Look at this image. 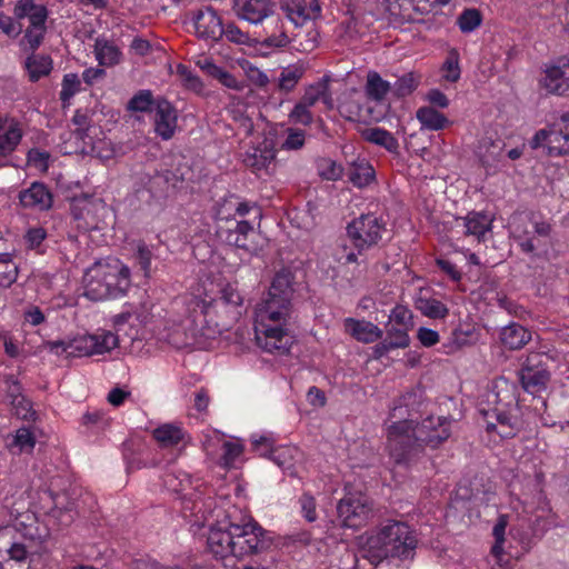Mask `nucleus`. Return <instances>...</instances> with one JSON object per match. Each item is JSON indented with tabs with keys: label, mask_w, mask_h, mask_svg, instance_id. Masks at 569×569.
I'll return each instance as SVG.
<instances>
[{
	"label": "nucleus",
	"mask_w": 569,
	"mask_h": 569,
	"mask_svg": "<svg viewBox=\"0 0 569 569\" xmlns=\"http://www.w3.org/2000/svg\"><path fill=\"white\" fill-rule=\"evenodd\" d=\"M441 74L445 81L451 83L460 79V54L456 48L448 50L447 57L441 66Z\"/></svg>",
	"instance_id": "a18cd8bd"
},
{
	"label": "nucleus",
	"mask_w": 569,
	"mask_h": 569,
	"mask_svg": "<svg viewBox=\"0 0 569 569\" xmlns=\"http://www.w3.org/2000/svg\"><path fill=\"white\" fill-rule=\"evenodd\" d=\"M94 58L100 67L111 68L120 63L122 52L119 47L106 38H97L93 46Z\"/></svg>",
	"instance_id": "473e14b6"
},
{
	"label": "nucleus",
	"mask_w": 569,
	"mask_h": 569,
	"mask_svg": "<svg viewBox=\"0 0 569 569\" xmlns=\"http://www.w3.org/2000/svg\"><path fill=\"white\" fill-rule=\"evenodd\" d=\"M163 485L169 491L180 495L181 498L186 499L189 496L188 490L191 488V479L184 472H169L163 478Z\"/></svg>",
	"instance_id": "49530a36"
},
{
	"label": "nucleus",
	"mask_w": 569,
	"mask_h": 569,
	"mask_svg": "<svg viewBox=\"0 0 569 569\" xmlns=\"http://www.w3.org/2000/svg\"><path fill=\"white\" fill-rule=\"evenodd\" d=\"M317 169H318L319 176L322 179L329 180V181H337L343 174L342 166L329 158L320 159L318 161Z\"/></svg>",
	"instance_id": "603ef678"
},
{
	"label": "nucleus",
	"mask_w": 569,
	"mask_h": 569,
	"mask_svg": "<svg viewBox=\"0 0 569 569\" xmlns=\"http://www.w3.org/2000/svg\"><path fill=\"white\" fill-rule=\"evenodd\" d=\"M292 277L278 272L264 298L254 309V340L257 346L271 355H287L295 343L290 329L292 313Z\"/></svg>",
	"instance_id": "f257e3e1"
},
{
	"label": "nucleus",
	"mask_w": 569,
	"mask_h": 569,
	"mask_svg": "<svg viewBox=\"0 0 569 569\" xmlns=\"http://www.w3.org/2000/svg\"><path fill=\"white\" fill-rule=\"evenodd\" d=\"M13 13L17 19H28L29 21L21 46L24 50H36L41 44L47 31L48 10L46 6L36 3L33 0H18Z\"/></svg>",
	"instance_id": "6e6552de"
},
{
	"label": "nucleus",
	"mask_w": 569,
	"mask_h": 569,
	"mask_svg": "<svg viewBox=\"0 0 569 569\" xmlns=\"http://www.w3.org/2000/svg\"><path fill=\"white\" fill-rule=\"evenodd\" d=\"M228 111L233 121L239 124V129H241L246 136L252 133L253 122L251 117L248 114V106L244 102L233 98Z\"/></svg>",
	"instance_id": "79ce46f5"
},
{
	"label": "nucleus",
	"mask_w": 569,
	"mask_h": 569,
	"mask_svg": "<svg viewBox=\"0 0 569 569\" xmlns=\"http://www.w3.org/2000/svg\"><path fill=\"white\" fill-rule=\"evenodd\" d=\"M493 217L487 212L472 211L465 217L456 219V227L462 229L465 236L475 237L478 242L483 241L486 233L491 231Z\"/></svg>",
	"instance_id": "a878e982"
},
{
	"label": "nucleus",
	"mask_w": 569,
	"mask_h": 569,
	"mask_svg": "<svg viewBox=\"0 0 569 569\" xmlns=\"http://www.w3.org/2000/svg\"><path fill=\"white\" fill-rule=\"evenodd\" d=\"M479 412L487 431L497 432L502 438L513 437L522 427L516 387L505 378L492 381L482 396Z\"/></svg>",
	"instance_id": "20e7f679"
},
{
	"label": "nucleus",
	"mask_w": 569,
	"mask_h": 569,
	"mask_svg": "<svg viewBox=\"0 0 569 569\" xmlns=\"http://www.w3.org/2000/svg\"><path fill=\"white\" fill-rule=\"evenodd\" d=\"M20 203L24 208L46 210L51 207L52 197L44 184L34 182L19 194Z\"/></svg>",
	"instance_id": "7c9ffc66"
},
{
	"label": "nucleus",
	"mask_w": 569,
	"mask_h": 569,
	"mask_svg": "<svg viewBox=\"0 0 569 569\" xmlns=\"http://www.w3.org/2000/svg\"><path fill=\"white\" fill-rule=\"evenodd\" d=\"M204 521L210 527L207 538L209 551L217 558L226 559L229 556L236 558V549L233 548V535L231 523L228 527L213 526L207 517Z\"/></svg>",
	"instance_id": "4be33fe9"
},
{
	"label": "nucleus",
	"mask_w": 569,
	"mask_h": 569,
	"mask_svg": "<svg viewBox=\"0 0 569 569\" xmlns=\"http://www.w3.org/2000/svg\"><path fill=\"white\" fill-rule=\"evenodd\" d=\"M299 506H300V512H301L302 517L308 522H313L318 519L317 501H316V498L311 493H309V492L302 493L301 497L299 498Z\"/></svg>",
	"instance_id": "bf43d9fd"
},
{
	"label": "nucleus",
	"mask_w": 569,
	"mask_h": 569,
	"mask_svg": "<svg viewBox=\"0 0 569 569\" xmlns=\"http://www.w3.org/2000/svg\"><path fill=\"white\" fill-rule=\"evenodd\" d=\"M233 11L236 16L250 23H261L273 10L270 0H233Z\"/></svg>",
	"instance_id": "393cba45"
},
{
	"label": "nucleus",
	"mask_w": 569,
	"mask_h": 569,
	"mask_svg": "<svg viewBox=\"0 0 569 569\" xmlns=\"http://www.w3.org/2000/svg\"><path fill=\"white\" fill-rule=\"evenodd\" d=\"M417 538L405 522L389 521L370 532L363 542L366 557L371 563L395 558L400 561L415 557Z\"/></svg>",
	"instance_id": "39448f33"
},
{
	"label": "nucleus",
	"mask_w": 569,
	"mask_h": 569,
	"mask_svg": "<svg viewBox=\"0 0 569 569\" xmlns=\"http://www.w3.org/2000/svg\"><path fill=\"white\" fill-rule=\"evenodd\" d=\"M529 144L532 149L546 148L551 157L569 154V121L561 118L560 121L538 130Z\"/></svg>",
	"instance_id": "f8f14e48"
},
{
	"label": "nucleus",
	"mask_w": 569,
	"mask_h": 569,
	"mask_svg": "<svg viewBox=\"0 0 569 569\" xmlns=\"http://www.w3.org/2000/svg\"><path fill=\"white\" fill-rule=\"evenodd\" d=\"M421 127L427 130L438 131L450 124L448 118L432 107H420L416 113Z\"/></svg>",
	"instance_id": "58836bf2"
},
{
	"label": "nucleus",
	"mask_w": 569,
	"mask_h": 569,
	"mask_svg": "<svg viewBox=\"0 0 569 569\" xmlns=\"http://www.w3.org/2000/svg\"><path fill=\"white\" fill-rule=\"evenodd\" d=\"M241 303L242 297L238 289L232 284H227L221 289L219 299L192 296L187 301V308L190 312L191 322L198 325L201 317L206 320L211 315L221 311L222 308L237 309Z\"/></svg>",
	"instance_id": "9d476101"
},
{
	"label": "nucleus",
	"mask_w": 569,
	"mask_h": 569,
	"mask_svg": "<svg viewBox=\"0 0 569 569\" xmlns=\"http://www.w3.org/2000/svg\"><path fill=\"white\" fill-rule=\"evenodd\" d=\"M221 449L223 451L220 463L224 468L233 466L237 458L243 452V446L239 441H222Z\"/></svg>",
	"instance_id": "4d7b16f0"
},
{
	"label": "nucleus",
	"mask_w": 569,
	"mask_h": 569,
	"mask_svg": "<svg viewBox=\"0 0 569 569\" xmlns=\"http://www.w3.org/2000/svg\"><path fill=\"white\" fill-rule=\"evenodd\" d=\"M358 92L352 90L339 104V112L346 119L359 122H379L385 118V110L376 107H361L356 96Z\"/></svg>",
	"instance_id": "412c9836"
},
{
	"label": "nucleus",
	"mask_w": 569,
	"mask_h": 569,
	"mask_svg": "<svg viewBox=\"0 0 569 569\" xmlns=\"http://www.w3.org/2000/svg\"><path fill=\"white\" fill-rule=\"evenodd\" d=\"M531 218L523 212L512 214L509 221V230L515 240L518 241L521 250L526 253H533L537 244L531 234Z\"/></svg>",
	"instance_id": "bb28decb"
},
{
	"label": "nucleus",
	"mask_w": 569,
	"mask_h": 569,
	"mask_svg": "<svg viewBox=\"0 0 569 569\" xmlns=\"http://www.w3.org/2000/svg\"><path fill=\"white\" fill-rule=\"evenodd\" d=\"M385 231V222L371 213L360 216L348 226V236L358 253L377 246Z\"/></svg>",
	"instance_id": "ddd939ff"
},
{
	"label": "nucleus",
	"mask_w": 569,
	"mask_h": 569,
	"mask_svg": "<svg viewBox=\"0 0 569 569\" xmlns=\"http://www.w3.org/2000/svg\"><path fill=\"white\" fill-rule=\"evenodd\" d=\"M222 441H224L223 435L213 430L209 431L203 436V449L208 456L214 457L218 448H221Z\"/></svg>",
	"instance_id": "774afa93"
},
{
	"label": "nucleus",
	"mask_w": 569,
	"mask_h": 569,
	"mask_svg": "<svg viewBox=\"0 0 569 569\" xmlns=\"http://www.w3.org/2000/svg\"><path fill=\"white\" fill-rule=\"evenodd\" d=\"M171 72L179 78L181 86L186 89L196 93H201L204 90L203 81L188 66L178 63L174 71Z\"/></svg>",
	"instance_id": "c03bdc74"
},
{
	"label": "nucleus",
	"mask_w": 569,
	"mask_h": 569,
	"mask_svg": "<svg viewBox=\"0 0 569 569\" xmlns=\"http://www.w3.org/2000/svg\"><path fill=\"white\" fill-rule=\"evenodd\" d=\"M505 142L501 139L483 138L478 146L477 156L483 167L497 168L505 158Z\"/></svg>",
	"instance_id": "c756f323"
},
{
	"label": "nucleus",
	"mask_w": 569,
	"mask_h": 569,
	"mask_svg": "<svg viewBox=\"0 0 569 569\" xmlns=\"http://www.w3.org/2000/svg\"><path fill=\"white\" fill-rule=\"evenodd\" d=\"M421 76L417 72H408L398 78L392 87V92L398 98L410 96L420 84Z\"/></svg>",
	"instance_id": "de8ad7c7"
},
{
	"label": "nucleus",
	"mask_w": 569,
	"mask_h": 569,
	"mask_svg": "<svg viewBox=\"0 0 569 569\" xmlns=\"http://www.w3.org/2000/svg\"><path fill=\"white\" fill-rule=\"evenodd\" d=\"M19 273L18 264L12 259V254L8 259L0 261V287L9 288L17 281Z\"/></svg>",
	"instance_id": "864d4df0"
},
{
	"label": "nucleus",
	"mask_w": 569,
	"mask_h": 569,
	"mask_svg": "<svg viewBox=\"0 0 569 569\" xmlns=\"http://www.w3.org/2000/svg\"><path fill=\"white\" fill-rule=\"evenodd\" d=\"M22 138V129L19 121L0 114V158L11 153Z\"/></svg>",
	"instance_id": "cd10ccee"
},
{
	"label": "nucleus",
	"mask_w": 569,
	"mask_h": 569,
	"mask_svg": "<svg viewBox=\"0 0 569 569\" xmlns=\"http://www.w3.org/2000/svg\"><path fill=\"white\" fill-rule=\"evenodd\" d=\"M4 517L9 519L0 525V565L7 560L26 563L43 550L49 530L29 510H6Z\"/></svg>",
	"instance_id": "7ed1b4c3"
},
{
	"label": "nucleus",
	"mask_w": 569,
	"mask_h": 569,
	"mask_svg": "<svg viewBox=\"0 0 569 569\" xmlns=\"http://www.w3.org/2000/svg\"><path fill=\"white\" fill-rule=\"evenodd\" d=\"M157 442L164 448L174 447L184 441L186 432L177 425L164 423L156 428L152 432Z\"/></svg>",
	"instance_id": "4c0bfd02"
},
{
	"label": "nucleus",
	"mask_w": 569,
	"mask_h": 569,
	"mask_svg": "<svg viewBox=\"0 0 569 569\" xmlns=\"http://www.w3.org/2000/svg\"><path fill=\"white\" fill-rule=\"evenodd\" d=\"M310 109L299 101L289 113L290 121L302 126L311 124L313 122V114Z\"/></svg>",
	"instance_id": "052dcab7"
},
{
	"label": "nucleus",
	"mask_w": 569,
	"mask_h": 569,
	"mask_svg": "<svg viewBox=\"0 0 569 569\" xmlns=\"http://www.w3.org/2000/svg\"><path fill=\"white\" fill-rule=\"evenodd\" d=\"M411 328L390 325L387 327L386 339L390 341L393 348H407L410 343L409 330Z\"/></svg>",
	"instance_id": "6e6d98bb"
},
{
	"label": "nucleus",
	"mask_w": 569,
	"mask_h": 569,
	"mask_svg": "<svg viewBox=\"0 0 569 569\" xmlns=\"http://www.w3.org/2000/svg\"><path fill=\"white\" fill-rule=\"evenodd\" d=\"M371 515L372 506L368 497L361 492H347L337 505V517L345 528H361Z\"/></svg>",
	"instance_id": "9b49d317"
},
{
	"label": "nucleus",
	"mask_w": 569,
	"mask_h": 569,
	"mask_svg": "<svg viewBox=\"0 0 569 569\" xmlns=\"http://www.w3.org/2000/svg\"><path fill=\"white\" fill-rule=\"evenodd\" d=\"M306 72L303 64L296 63L283 68L278 78V88L283 92L292 91Z\"/></svg>",
	"instance_id": "ea45409f"
},
{
	"label": "nucleus",
	"mask_w": 569,
	"mask_h": 569,
	"mask_svg": "<svg viewBox=\"0 0 569 569\" xmlns=\"http://www.w3.org/2000/svg\"><path fill=\"white\" fill-rule=\"evenodd\" d=\"M156 106L152 92L150 90L138 91L128 102V110L134 112H147Z\"/></svg>",
	"instance_id": "5fc2aeb1"
},
{
	"label": "nucleus",
	"mask_w": 569,
	"mask_h": 569,
	"mask_svg": "<svg viewBox=\"0 0 569 569\" xmlns=\"http://www.w3.org/2000/svg\"><path fill=\"white\" fill-rule=\"evenodd\" d=\"M80 80L76 73H68L63 77L62 88L60 91V99L67 102L72 98L80 89Z\"/></svg>",
	"instance_id": "680f3d73"
},
{
	"label": "nucleus",
	"mask_w": 569,
	"mask_h": 569,
	"mask_svg": "<svg viewBox=\"0 0 569 569\" xmlns=\"http://www.w3.org/2000/svg\"><path fill=\"white\" fill-rule=\"evenodd\" d=\"M416 307L423 316L432 319H442L448 315L446 305L433 298H419Z\"/></svg>",
	"instance_id": "09e8293b"
},
{
	"label": "nucleus",
	"mask_w": 569,
	"mask_h": 569,
	"mask_svg": "<svg viewBox=\"0 0 569 569\" xmlns=\"http://www.w3.org/2000/svg\"><path fill=\"white\" fill-rule=\"evenodd\" d=\"M281 10L295 24L302 26L308 20L321 17L322 6L320 0H281Z\"/></svg>",
	"instance_id": "6ab92c4d"
},
{
	"label": "nucleus",
	"mask_w": 569,
	"mask_h": 569,
	"mask_svg": "<svg viewBox=\"0 0 569 569\" xmlns=\"http://www.w3.org/2000/svg\"><path fill=\"white\" fill-rule=\"evenodd\" d=\"M277 151L272 140L263 139L257 146L250 147L244 157L243 163L254 172L269 171L276 161Z\"/></svg>",
	"instance_id": "5701e85b"
},
{
	"label": "nucleus",
	"mask_w": 569,
	"mask_h": 569,
	"mask_svg": "<svg viewBox=\"0 0 569 569\" xmlns=\"http://www.w3.org/2000/svg\"><path fill=\"white\" fill-rule=\"evenodd\" d=\"M365 90L368 99L376 102L375 107L377 109L381 108L385 111L387 110L382 101L388 92L392 90L390 82L382 79L378 72L369 71L367 74Z\"/></svg>",
	"instance_id": "72a5a7b5"
},
{
	"label": "nucleus",
	"mask_w": 569,
	"mask_h": 569,
	"mask_svg": "<svg viewBox=\"0 0 569 569\" xmlns=\"http://www.w3.org/2000/svg\"><path fill=\"white\" fill-rule=\"evenodd\" d=\"M306 134L303 130L289 128L287 130V138L281 144L283 150H299L303 147Z\"/></svg>",
	"instance_id": "69168bd1"
},
{
	"label": "nucleus",
	"mask_w": 569,
	"mask_h": 569,
	"mask_svg": "<svg viewBox=\"0 0 569 569\" xmlns=\"http://www.w3.org/2000/svg\"><path fill=\"white\" fill-rule=\"evenodd\" d=\"M106 212L107 206L101 199L81 194L71 200V213L81 229L98 228Z\"/></svg>",
	"instance_id": "2eb2a0df"
},
{
	"label": "nucleus",
	"mask_w": 569,
	"mask_h": 569,
	"mask_svg": "<svg viewBox=\"0 0 569 569\" xmlns=\"http://www.w3.org/2000/svg\"><path fill=\"white\" fill-rule=\"evenodd\" d=\"M530 339V332L518 323H510L500 331L502 345L512 350L522 348Z\"/></svg>",
	"instance_id": "c9c22d12"
},
{
	"label": "nucleus",
	"mask_w": 569,
	"mask_h": 569,
	"mask_svg": "<svg viewBox=\"0 0 569 569\" xmlns=\"http://www.w3.org/2000/svg\"><path fill=\"white\" fill-rule=\"evenodd\" d=\"M236 558L266 551L272 545V537L257 521L249 519L243 523H231Z\"/></svg>",
	"instance_id": "1a4fd4ad"
},
{
	"label": "nucleus",
	"mask_w": 569,
	"mask_h": 569,
	"mask_svg": "<svg viewBox=\"0 0 569 569\" xmlns=\"http://www.w3.org/2000/svg\"><path fill=\"white\" fill-rule=\"evenodd\" d=\"M451 0H381L390 16L405 20H415V11L427 12L433 7L447 6Z\"/></svg>",
	"instance_id": "a211bd4d"
},
{
	"label": "nucleus",
	"mask_w": 569,
	"mask_h": 569,
	"mask_svg": "<svg viewBox=\"0 0 569 569\" xmlns=\"http://www.w3.org/2000/svg\"><path fill=\"white\" fill-rule=\"evenodd\" d=\"M178 126V113L176 108L166 99L156 101L154 130L163 140L173 137Z\"/></svg>",
	"instance_id": "b1692460"
},
{
	"label": "nucleus",
	"mask_w": 569,
	"mask_h": 569,
	"mask_svg": "<svg viewBox=\"0 0 569 569\" xmlns=\"http://www.w3.org/2000/svg\"><path fill=\"white\" fill-rule=\"evenodd\" d=\"M482 23V14L478 9H465L457 18V24L462 33H470Z\"/></svg>",
	"instance_id": "8fccbe9b"
},
{
	"label": "nucleus",
	"mask_w": 569,
	"mask_h": 569,
	"mask_svg": "<svg viewBox=\"0 0 569 569\" xmlns=\"http://www.w3.org/2000/svg\"><path fill=\"white\" fill-rule=\"evenodd\" d=\"M119 345L118 336L104 329H98L93 333L76 336L68 340H59L50 343L51 350L72 357H90L112 351Z\"/></svg>",
	"instance_id": "0eeeda50"
},
{
	"label": "nucleus",
	"mask_w": 569,
	"mask_h": 569,
	"mask_svg": "<svg viewBox=\"0 0 569 569\" xmlns=\"http://www.w3.org/2000/svg\"><path fill=\"white\" fill-rule=\"evenodd\" d=\"M226 241L248 253H257L262 248L260 233L246 220L238 221L234 229L228 230Z\"/></svg>",
	"instance_id": "aec40b11"
},
{
	"label": "nucleus",
	"mask_w": 569,
	"mask_h": 569,
	"mask_svg": "<svg viewBox=\"0 0 569 569\" xmlns=\"http://www.w3.org/2000/svg\"><path fill=\"white\" fill-rule=\"evenodd\" d=\"M542 357L541 353L529 355L520 370L521 385L530 393L541 391L549 381V372L542 366Z\"/></svg>",
	"instance_id": "f3484780"
},
{
	"label": "nucleus",
	"mask_w": 569,
	"mask_h": 569,
	"mask_svg": "<svg viewBox=\"0 0 569 569\" xmlns=\"http://www.w3.org/2000/svg\"><path fill=\"white\" fill-rule=\"evenodd\" d=\"M11 446L18 448L20 452H30L36 446V437L29 428H20L17 430Z\"/></svg>",
	"instance_id": "13d9d810"
},
{
	"label": "nucleus",
	"mask_w": 569,
	"mask_h": 569,
	"mask_svg": "<svg viewBox=\"0 0 569 569\" xmlns=\"http://www.w3.org/2000/svg\"><path fill=\"white\" fill-rule=\"evenodd\" d=\"M538 83L548 94L569 97V58L545 64Z\"/></svg>",
	"instance_id": "4468645a"
},
{
	"label": "nucleus",
	"mask_w": 569,
	"mask_h": 569,
	"mask_svg": "<svg viewBox=\"0 0 569 569\" xmlns=\"http://www.w3.org/2000/svg\"><path fill=\"white\" fill-rule=\"evenodd\" d=\"M363 138L377 146L383 147L389 152H397L399 143L392 133L381 128H369L362 132Z\"/></svg>",
	"instance_id": "a19ab883"
},
{
	"label": "nucleus",
	"mask_w": 569,
	"mask_h": 569,
	"mask_svg": "<svg viewBox=\"0 0 569 569\" xmlns=\"http://www.w3.org/2000/svg\"><path fill=\"white\" fill-rule=\"evenodd\" d=\"M82 282L90 300L117 298L131 284L130 269L118 259L98 261L86 270Z\"/></svg>",
	"instance_id": "423d86ee"
},
{
	"label": "nucleus",
	"mask_w": 569,
	"mask_h": 569,
	"mask_svg": "<svg viewBox=\"0 0 569 569\" xmlns=\"http://www.w3.org/2000/svg\"><path fill=\"white\" fill-rule=\"evenodd\" d=\"M349 181L357 188H365L375 180V169L366 159H356L348 170Z\"/></svg>",
	"instance_id": "f704fd0d"
},
{
	"label": "nucleus",
	"mask_w": 569,
	"mask_h": 569,
	"mask_svg": "<svg viewBox=\"0 0 569 569\" xmlns=\"http://www.w3.org/2000/svg\"><path fill=\"white\" fill-rule=\"evenodd\" d=\"M415 393H407L398 399L389 415L387 425V450L397 465H409L423 446L437 448L449 438V429L445 420L438 421L437 433L429 431L435 422L417 423V410L413 409Z\"/></svg>",
	"instance_id": "f03ea898"
},
{
	"label": "nucleus",
	"mask_w": 569,
	"mask_h": 569,
	"mask_svg": "<svg viewBox=\"0 0 569 569\" xmlns=\"http://www.w3.org/2000/svg\"><path fill=\"white\" fill-rule=\"evenodd\" d=\"M389 323L412 328V313L407 307L398 305L391 310Z\"/></svg>",
	"instance_id": "e2e57ef3"
},
{
	"label": "nucleus",
	"mask_w": 569,
	"mask_h": 569,
	"mask_svg": "<svg viewBox=\"0 0 569 569\" xmlns=\"http://www.w3.org/2000/svg\"><path fill=\"white\" fill-rule=\"evenodd\" d=\"M194 33L198 38L218 42L223 37L222 19L212 7H203L192 16Z\"/></svg>",
	"instance_id": "dca6fc26"
},
{
	"label": "nucleus",
	"mask_w": 569,
	"mask_h": 569,
	"mask_svg": "<svg viewBox=\"0 0 569 569\" xmlns=\"http://www.w3.org/2000/svg\"><path fill=\"white\" fill-rule=\"evenodd\" d=\"M299 101L309 108H312L318 102H322L327 109H332L333 99L329 89L328 79L322 78L319 81L308 86Z\"/></svg>",
	"instance_id": "2f4dec72"
},
{
	"label": "nucleus",
	"mask_w": 569,
	"mask_h": 569,
	"mask_svg": "<svg viewBox=\"0 0 569 569\" xmlns=\"http://www.w3.org/2000/svg\"><path fill=\"white\" fill-rule=\"evenodd\" d=\"M217 218L219 220H231L237 217L236 196L224 198L218 206Z\"/></svg>",
	"instance_id": "338daca9"
},
{
	"label": "nucleus",
	"mask_w": 569,
	"mask_h": 569,
	"mask_svg": "<svg viewBox=\"0 0 569 569\" xmlns=\"http://www.w3.org/2000/svg\"><path fill=\"white\" fill-rule=\"evenodd\" d=\"M26 68L31 81H37L41 77L48 76L52 69V61L47 56L32 54L26 61Z\"/></svg>",
	"instance_id": "37998d69"
},
{
	"label": "nucleus",
	"mask_w": 569,
	"mask_h": 569,
	"mask_svg": "<svg viewBox=\"0 0 569 569\" xmlns=\"http://www.w3.org/2000/svg\"><path fill=\"white\" fill-rule=\"evenodd\" d=\"M241 68L243 69L247 78L250 82L253 84L264 88L269 83L268 76L260 70L259 68L251 64L249 61L244 60L242 63H240Z\"/></svg>",
	"instance_id": "0e129e2a"
},
{
	"label": "nucleus",
	"mask_w": 569,
	"mask_h": 569,
	"mask_svg": "<svg viewBox=\"0 0 569 569\" xmlns=\"http://www.w3.org/2000/svg\"><path fill=\"white\" fill-rule=\"evenodd\" d=\"M343 326L348 335L362 343H371L382 337V330L370 321L346 318Z\"/></svg>",
	"instance_id": "c85d7f7f"
},
{
	"label": "nucleus",
	"mask_w": 569,
	"mask_h": 569,
	"mask_svg": "<svg viewBox=\"0 0 569 569\" xmlns=\"http://www.w3.org/2000/svg\"><path fill=\"white\" fill-rule=\"evenodd\" d=\"M509 523V517L507 515H500L497 519L496 525L492 529L495 537V543L491 548V552L496 558H500L503 555V546L506 541V529Z\"/></svg>",
	"instance_id": "3c124183"
},
{
	"label": "nucleus",
	"mask_w": 569,
	"mask_h": 569,
	"mask_svg": "<svg viewBox=\"0 0 569 569\" xmlns=\"http://www.w3.org/2000/svg\"><path fill=\"white\" fill-rule=\"evenodd\" d=\"M300 458L301 452L295 446H279L270 451V459L290 475H295L293 468Z\"/></svg>",
	"instance_id": "e433bc0d"
}]
</instances>
